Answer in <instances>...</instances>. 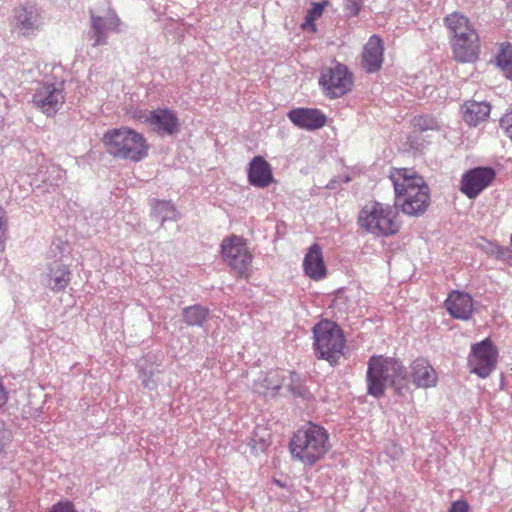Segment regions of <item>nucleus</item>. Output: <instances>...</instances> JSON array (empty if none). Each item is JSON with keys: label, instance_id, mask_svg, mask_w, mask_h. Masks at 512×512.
<instances>
[{"label": "nucleus", "instance_id": "obj_32", "mask_svg": "<svg viewBox=\"0 0 512 512\" xmlns=\"http://www.w3.org/2000/svg\"><path fill=\"white\" fill-rule=\"evenodd\" d=\"M7 239V219L4 210L0 207V253L4 251Z\"/></svg>", "mask_w": 512, "mask_h": 512}, {"label": "nucleus", "instance_id": "obj_20", "mask_svg": "<svg viewBox=\"0 0 512 512\" xmlns=\"http://www.w3.org/2000/svg\"><path fill=\"white\" fill-rule=\"evenodd\" d=\"M444 25L450 32L451 39L463 38V36L468 33V30L473 27L469 18L458 12L448 14L444 17Z\"/></svg>", "mask_w": 512, "mask_h": 512}, {"label": "nucleus", "instance_id": "obj_9", "mask_svg": "<svg viewBox=\"0 0 512 512\" xmlns=\"http://www.w3.org/2000/svg\"><path fill=\"white\" fill-rule=\"evenodd\" d=\"M64 83H42L34 95V104L47 116H53L65 103Z\"/></svg>", "mask_w": 512, "mask_h": 512}, {"label": "nucleus", "instance_id": "obj_22", "mask_svg": "<svg viewBox=\"0 0 512 512\" xmlns=\"http://www.w3.org/2000/svg\"><path fill=\"white\" fill-rule=\"evenodd\" d=\"M32 5L27 2L14 10L13 23L15 29L23 34L29 35L32 30Z\"/></svg>", "mask_w": 512, "mask_h": 512}, {"label": "nucleus", "instance_id": "obj_35", "mask_svg": "<svg viewBox=\"0 0 512 512\" xmlns=\"http://www.w3.org/2000/svg\"><path fill=\"white\" fill-rule=\"evenodd\" d=\"M290 391L293 393V395L300 397L303 400L310 401L313 399L312 393L305 386H291Z\"/></svg>", "mask_w": 512, "mask_h": 512}, {"label": "nucleus", "instance_id": "obj_26", "mask_svg": "<svg viewBox=\"0 0 512 512\" xmlns=\"http://www.w3.org/2000/svg\"><path fill=\"white\" fill-rule=\"evenodd\" d=\"M497 64L506 78L512 79V43H506L497 55Z\"/></svg>", "mask_w": 512, "mask_h": 512}, {"label": "nucleus", "instance_id": "obj_19", "mask_svg": "<svg viewBox=\"0 0 512 512\" xmlns=\"http://www.w3.org/2000/svg\"><path fill=\"white\" fill-rule=\"evenodd\" d=\"M491 106L488 102L467 100L463 105V119L469 125H478L488 119Z\"/></svg>", "mask_w": 512, "mask_h": 512}, {"label": "nucleus", "instance_id": "obj_31", "mask_svg": "<svg viewBox=\"0 0 512 512\" xmlns=\"http://www.w3.org/2000/svg\"><path fill=\"white\" fill-rule=\"evenodd\" d=\"M11 440V432L6 429L5 423L0 420V464L3 463V458H5L4 447Z\"/></svg>", "mask_w": 512, "mask_h": 512}, {"label": "nucleus", "instance_id": "obj_16", "mask_svg": "<svg viewBox=\"0 0 512 512\" xmlns=\"http://www.w3.org/2000/svg\"><path fill=\"white\" fill-rule=\"evenodd\" d=\"M248 179L258 188L270 185L274 181L271 164L263 156H255L249 164Z\"/></svg>", "mask_w": 512, "mask_h": 512}, {"label": "nucleus", "instance_id": "obj_7", "mask_svg": "<svg viewBox=\"0 0 512 512\" xmlns=\"http://www.w3.org/2000/svg\"><path fill=\"white\" fill-rule=\"evenodd\" d=\"M498 363V349L491 338H485L482 342L474 343L468 357L471 372L480 377L491 375Z\"/></svg>", "mask_w": 512, "mask_h": 512}, {"label": "nucleus", "instance_id": "obj_11", "mask_svg": "<svg viewBox=\"0 0 512 512\" xmlns=\"http://www.w3.org/2000/svg\"><path fill=\"white\" fill-rule=\"evenodd\" d=\"M453 58L460 63L476 62L480 54V39L472 26L461 39H450Z\"/></svg>", "mask_w": 512, "mask_h": 512}, {"label": "nucleus", "instance_id": "obj_21", "mask_svg": "<svg viewBox=\"0 0 512 512\" xmlns=\"http://www.w3.org/2000/svg\"><path fill=\"white\" fill-rule=\"evenodd\" d=\"M222 255L226 257H240V255H250L247 240L242 236H232L224 238L221 243Z\"/></svg>", "mask_w": 512, "mask_h": 512}, {"label": "nucleus", "instance_id": "obj_2", "mask_svg": "<svg viewBox=\"0 0 512 512\" xmlns=\"http://www.w3.org/2000/svg\"><path fill=\"white\" fill-rule=\"evenodd\" d=\"M292 458L304 465H314L329 450V434L318 424L307 423L294 432L288 444Z\"/></svg>", "mask_w": 512, "mask_h": 512}, {"label": "nucleus", "instance_id": "obj_18", "mask_svg": "<svg viewBox=\"0 0 512 512\" xmlns=\"http://www.w3.org/2000/svg\"><path fill=\"white\" fill-rule=\"evenodd\" d=\"M91 25L93 28L94 45L106 43V30L120 31L121 21L115 13H111L108 17H91Z\"/></svg>", "mask_w": 512, "mask_h": 512}, {"label": "nucleus", "instance_id": "obj_37", "mask_svg": "<svg viewBox=\"0 0 512 512\" xmlns=\"http://www.w3.org/2000/svg\"><path fill=\"white\" fill-rule=\"evenodd\" d=\"M449 512H469V505L464 500L454 501L451 503Z\"/></svg>", "mask_w": 512, "mask_h": 512}, {"label": "nucleus", "instance_id": "obj_38", "mask_svg": "<svg viewBox=\"0 0 512 512\" xmlns=\"http://www.w3.org/2000/svg\"><path fill=\"white\" fill-rule=\"evenodd\" d=\"M319 255H322V249L318 244L311 245L306 254L307 257H319Z\"/></svg>", "mask_w": 512, "mask_h": 512}, {"label": "nucleus", "instance_id": "obj_39", "mask_svg": "<svg viewBox=\"0 0 512 512\" xmlns=\"http://www.w3.org/2000/svg\"><path fill=\"white\" fill-rule=\"evenodd\" d=\"M7 400V391L5 390L2 379L0 378V408L6 404Z\"/></svg>", "mask_w": 512, "mask_h": 512}, {"label": "nucleus", "instance_id": "obj_17", "mask_svg": "<svg viewBox=\"0 0 512 512\" xmlns=\"http://www.w3.org/2000/svg\"><path fill=\"white\" fill-rule=\"evenodd\" d=\"M411 379L417 387L428 388L436 385L438 376L427 359L417 358L411 365Z\"/></svg>", "mask_w": 512, "mask_h": 512}, {"label": "nucleus", "instance_id": "obj_12", "mask_svg": "<svg viewBox=\"0 0 512 512\" xmlns=\"http://www.w3.org/2000/svg\"><path fill=\"white\" fill-rule=\"evenodd\" d=\"M138 118L144 119L145 123L149 124L159 135H175L179 132L178 116L169 108H156Z\"/></svg>", "mask_w": 512, "mask_h": 512}, {"label": "nucleus", "instance_id": "obj_40", "mask_svg": "<svg viewBox=\"0 0 512 512\" xmlns=\"http://www.w3.org/2000/svg\"><path fill=\"white\" fill-rule=\"evenodd\" d=\"M511 244H512V234H511Z\"/></svg>", "mask_w": 512, "mask_h": 512}, {"label": "nucleus", "instance_id": "obj_6", "mask_svg": "<svg viewBox=\"0 0 512 512\" xmlns=\"http://www.w3.org/2000/svg\"><path fill=\"white\" fill-rule=\"evenodd\" d=\"M315 352L321 359L335 364L345 349V335L333 321H321L313 327Z\"/></svg>", "mask_w": 512, "mask_h": 512}, {"label": "nucleus", "instance_id": "obj_1", "mask_svg": "<svg viewBox=\"0 0 512 512\" xmlns=\"http://www.w3.org/2000/svg\"><path fill=\"white\" fill-rule=\"evenodd\" d=\"M389 178L403 213L418 217L426 212L431 204V195L424 177L413 168H392Z\"/></svg>", "mask_w": 512, "mask_h": 512}, {"label": "nucleus", "instance_id": "obj_10", "mask_svg": "<svg viewBox=\"0 0 512 512\" xmlns=\"http://www.w3.org/2000/svg\"><path fill=\"white\" fill-rule=\"evenodd\" d=\"M495 169L490 167H476L462 174L460 192L468 198H476L495 180Z\"/></svg>", "mask_w": 512, "mask_h": 512}, {"label": "nucleus", "instance_id": "obj_29", "mask_svg": "<svg viewBox=\"0 0 512 512\" xmlns=\"http://www.w3.org/2000/svg\"><path fill=\"white\" fill-rule=\"evenodd\" d=\"M154 212L157 217L164 219L173 218L176 215V209L170 201H157Z\"/></svg>", "mask_w": 512, "mask_h": 512}, {"label": "nucleus", "instance_id": "obj_3", "mask_svg": "<svg viewBox=\"0 0 512 512\" xmlns=\"http://www.w3.org/2000/svg\"><path fill=\"white\" fill-rule=\"evenodd\" d=\"M102 144L109 155L137 163L149 155V144L140 132L130 127L111 128L104 133Z\"/></svg>", "mask_w": 512, "mask_h": 512}, {"label": "nucleus", "instance_id": "obj_33", "mask_svg": "<svg viewBox=\"0 0 512 512\" xmlns=\"http://www.w3.org/2000/svg\"><path fill=\"white\" fill-rule=\"evenodd\" d=\"M363 1L364 0H347L345 10L348 12L350 17H357L363 7Z\"/></svg>", "mask_w": 512, "mask_h": 512}, {"label": "nucleus", "instance_id": "obj_24", "mask_svg": "<svg viewBox=\"0 0 512 512\" xmlns=\"http://www.w3.org/2000/svg\"><path fill=\"white\" fill-rule=\"evenodd\" d=\"M303 268L308 277L318 281L327 275V266L321 257L304 258Z\"/></svg>", "mask_w": 512, "mask_h": 512}, {"label": "nucleus", "instance_id": "obj_30", "mask_svg": "<svg viewBox=\"0 0 512 512\" xmlns=\"http://www.w3.org/2000/svg\"><path fill=\"white\" fill-rule=\"evenodd\" d=\"M327 4V1L321 2L320 4H313L311 9L308 10L305 25H310L312 29H315L314 21L323 15V10Z\"/></svg>", "mask_w": 512, "mask_h": 512}, {"label": "nucleus", "instance_id": "obj_15", "mask_svg": "<svg viewBox=\"0 0 512 512\" xmlns=\"http://www.w3.org/2000/svg\"><path fill=\"white\" fill-rule=\"evenodd\" d=\"M384 59V45L379 35H371L364 45L362 52V65L368 72H375L381 68Z\"/></svg>", "mask_w": 512, "mask_h": 512}, {"label": "nucleus", "instance_id": "obj_13", "mask_svg": "<svg viewBox=\"0 0 512 512\" xmlns=\"http://www.w3.org/2000/svg\"><path fill=\"white\" fill-rule=\"evenodd\" d=\"M444 306L451 318L460 320L472 318L475 311L473 297L468 293L460 292V290H452L448 294Z\"/></svg>", "mask_w": 512, "mask_h": 512}, {"label": "nucleus", "instance_id": "obj_27", "mask_svg": "<svg viewBox=\"0 0 512 512\" xmlns=\"http://www.w3.org/2000/svg\"><path fill=\"white\" fill-rule=\"evenodd\" d=\"M228 265L238 277H249L251 270L250 258L232 257L229 258Z\"/></svg>", "mask_w": 512, "mask_h": 512}, {"label": "nucleus", "instance_id": "obj_8", "mask_svg": "<svg viewBox=\"0 0 512 512\" xmlns=\"http://www.w3.org/2000/svg\"><path fill=\"white\" fill-rule=\"evenodd\" d=\"M319 84L329 97H340L351 91L354 78L348 67L338 63L334 67H323Z\"/></svg>", "mask_w": 512, "mask_h": 512}, {"label": "nucleus", "instance_id": "obj_36", "mask_svg": "<svg viewBox=\"0 0 512 512\" xmlns=\"http://www.w3.org/2000/svg\"><path fill=\"white\" fill-rule=\"evenodd\" d=\"M49 512H75V506L71 501H60L53 505Z\"/></svg>", "mask_w": 512, "mask_h": 512}, {"label": "nucleus", "instance_id": "obj_4", "mask_svg": "<svg viewBox=\"0 0 512 512\" xmlns=\"http://www.w3.org/2000/svg\"><path fill=\"white\" fill-rule=\"evenodd\" d=\"M357 224L366 233L388 237L399 233L402 221L393 205L369 201L360 209Z\"/></svg>", "mask_w": 512, "mask_h": 512}, {"label": "nucleus", "instance_id": "obj_34", "mask_svg": "<svg viewBox=\"0 0 512 512\" xmlns=\"http://www.w3.org/2000/svg\"><path fill=\"white\" fill-rule=\"evenodd\" d=\"M500 125L504 129L506 136L512 141V111L506 112L501 117Z\"/></svg>", "mask_w": 512, "mask_h": 512}, {"label": "nucleus", "instance_id": "obj_14", "mask_svg": "<svg viewBox=\"0 0 512 512\" xmlns=\"http://www.w3.org/2000/svg\"><path fill=\"white\" fill-rule=\"evenodd\" d=\"M288 118L299 128L314 131L327 124V116L317 108H294L289 111Z\"/></svg>", "mask_w": 512, "mask_h": 512}, {"label": "nucleus", "instance_id": "obj_28", "mask_svg": "<svg viewBox=\"0 0 512 512\" xmlns=\"http://www.w3.org/2000/svg\"><path fill=\"white\" fill-rule=\"evenodd\" d=\"M413 126L415 131H436L439 129L438 120L430 115H419L415 116L413 120Z\"/></svg>", "mask_w": 512, "mask_h": 512}, {"label": "nucleus", "instance_id": "obj_5", "mask_svg": "<svg viewBox=\"0 0 512 512\" xmlns=\"http://www.w3.org/2000/svg\"><path fill=\"white\" fill-rule=\"evenodd\" d=\"M406 379L405 367L399 360L384 355H373L368 360L367 384L369 395L381 397L387 385H396Z\"/></svg>", "mask_w": 512, "mask_h": 512}, {"label": "nucleus", "instance_id": "obj_23", "mask_svg": "<svg viewBox=\"0 0 512 512\" xmlns=\"http://www.w3.org/2000/svg\"><path fill=\"white\" fill-rule=\"evenodd\" d=\"M70 282V272L67 266L54 262L51 267L50 286L55 291L66 289Z\"/></svg>", "mask_w": 512, "mask_h": 512}, {"label": "nucleus", "instance_id": "obj_25", "mask_svg": "<svg viewBox=\"0 0 512 512\" xmlns=\"http://www.w3.org/2000/svg\"><path fill=\"white\" fill-rule=\"evenodd\" d=\"M208 314L209 310L207 307L200 305L185 307L183 310L184 322L189 326H201V324L205 322Z\"/></svg>", "mask_w": 512, "mask_h": 512}]
</instances>
